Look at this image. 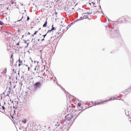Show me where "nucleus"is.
<instances>
[{
	"label": "nucleus",
	"mask_w": 131,
	"mask_h": 131,
	"mask_svg": "<svg viewBox=\"0 0 131 131\" xmlns=\"http://www.w3.org/2000/svg\"><path fill=\"white\" fill-rule=\"evenodd\" d=\"M105 27H107V26H106Z\"/></svg>",
	"instance_id": "59"
},
{
	"label": "nucleus",
	"mask_w": 131,
	"mask_h": 131,
	"mask_svg": "<svg viewBox=\"0 0 131 131\" xmlns=\"http://www.w3.org/2000/svg\"><path fill=\"white\" fill-rule=\"evenodd\" d=\"M10 102H11V103H14V100H12V99H10Z\"/></svg>",
	"instance_id": "28"
},
{
	"label": "nucleus",
	"mask_w": 131,
	"mask_h": 131,
	"mask_svg": "<svg viewBox=\"0 0 131 131\" xmlns=\"http://www.w3.org/2000/svg\"><path fill=\"white\" fill-rule=\"evenodd\" d=\"M28 90H30L29 88H28Z\"/></svg>",
	"instance_id": "52"
},
{
	"label": "nucleus",
	"mask_w": 131,
	"mask_h": 131,
	"mask_svg": "<svg viewBox=\"0 0 131 131\" xmlns=\"http://www.w3.org/2000/svg\"><path fill=\"white\" fill-rule=\"evenodd\" d=\"M71 25H73V23H71L70 25L68 26L69 27H70V26H71Z\"/></svg>",
	"instance_id": "24"
},
{
	"label": "nucleus",
	"mask_w": 131,
	"mask_h": 131,
	"mask_svg": "<svg viewBox=\"0 0 131 131\" xmlns=\"http://www.w3.org/2000/svg\"><path fill=\"white\" fill-rule=\"evenodd\" d=\"M52 31H53V30H52V29H51V30H49L48 31L47 33H49V32H52Z\"/></svg>",
	"instance_id": "23"
},
{
	"label": "nucleus",
	"mask_w": 131,
	"mask_h": 131,
	"mask_svg": "<svg viewBox=\"0 0 131 131\" xmlns=\"http://www.w3.org/2000/svg\"><path fill=\"white\" fill-rule=\"evenodd\" d=\"M28 48V46H26V47H25V49H26V48Z\"/></svg>",
	"instance_id": "38"
},
{
	"label": "nucleus",
	"mask_w": 131,
	"mask_h": 131,
	"mask_svg": "<svg viewBox=\"0 0 131 131\" xmlns=\"http://www.w3.org/2000/svg\"><path fill=\"white\" fill-rule=\"evenodd\" d=\"M13 108L14 109H17L18 107H16V106H13Z\"/></svg>",
	"instance_id": "26"
},
{
	"label": "nucleus",
	"mask_w": 131,
	"mask_h": 131,
	"mask_svg": "<svg viewBox=\"0 0 131 131\" xmlns=\"http://www.w3.org/2000/svg\"><path fill=\"white\" fill-rule=\"evenodd\" d=\"M52 30H56V28L54 27V25L52 26Z\"/></svg>",
	"instance_id": "12"
},
{
	"label": "nucleus",
	"mask_w": 131,
	"mask_h": 131,
	"mask_svg": "<svg viewBox=\"0 0 131 131\" xmlns=\"http://www.w3.org/2000/svg\"><path fill=\"white\" fill-rule=\"evenodd\" d=\"M29 20H30V18L29 17V16H27V21H29Z\"/></svg>",
	"instance_id": "19"
},
{
	"label": "nucleus",
	"mask_w": 131,
	"mask_h": 131,
	"mask_svg": "<svg viewBox=\"0 0 131 131\" xmlns=\"http://www.w3.org/2000/svg\"><path fill=\"white\" fill-rule=\"evenodd\" d=\"M78 107H80L81 106V103H78Z\"/></svg>",
	"instance_id": "20"
},
{
	"label": "nucleus",
	"mask_w": 131,
	"mask_h": 131,
	"mask_svg": "<svg viewBox=\"0 0 131 131\" xmlns=\"http://www.w3.org/2000/svg\"><path fill=\"white\" fill-rule=\"evenodd\" d=\"M39 52L41 53L42 52V50H40Z\"/></svg>",
	"instance_id": "39"
},
{
	"label": "nucleus",
	"mask_w": 131,
	"mask_h": 131,
	"mask_svg": "<svg viewBox=\"0 0 131 131\" xmlns=\"http://www.w3.org/2000/svg\"><path fill=\"white\" fill-rule=\"evenodd\" d=\"M38 32V31H35V32L34 33V35H35L36 34V33H37Z\"/></svg>",
	"instance_id": "21"
},
{
	"label": "nucleus",
	"mask_w": 131,
	"mask_h": 131,
	"mask_svg": "<svg viewBox=\"0 0 131 131\" xmlns=\"http://www.w3.org/2000/svg\"><path fill=\"white\" fill-rule=\"evenodd\" d=\"M19 84H21V85H22V84H23V83H22L20 82V83H19Z\"/></svg>",
	"instance_id": "37"
},
{
	"label": "nucleus",
	"mask_w": 131,
	"mask_h": 131,
	"mask_svg": "<svg viewBox=\"0 0 131 131\" xmlns=\"http://www.w3.org/2000/svg\"><path fill=\"white\" fill-rule=\"evenodd\" d=\"M111 32L114 33L115 36H119V31L118 30H114V29L111 30Z\"/></svg>",
	"instance_id": "3"
},
{
	"label": "nucleus",
	"mask_w": 131,
	"mask_h": 131,
	"mask_svg": "<svg viewBox=\"0 0 131 131\" xmlns=\"http://www.w3.org/2000/svg\"><path fill=\"white\" fill-rule=\"evenodd\" d=\"M110 100H112V98H111V99H110Z\"/></svg>",
	"instance_id": "48"
},
{
	"label": "nucleus",
	"mask_w": 131,
	"mask_h": 131,
	"mask_svg": "<svg viewBox=\"0 0 131 131\" xmlns=\"http://www.w3.org/2000/svg\"><path fill=\"white\" fill-rule=\"evenodd\" d=\"M73 114L72 116H73L74 118L76 119V117H78L82 112V110H74L72 111Z\"/></svg>",
	"instance_id": "1"
},
{
	"label": "nucleus",
	"mask_w": 131,
	"mask_h": 131,
	"mask_svg": "<svg viewBox=\"0 0 131 131\" xmlns=\"http://www.w3.org/2000/svg\"><path fill=\"white\" fill-rule=\"evenodd\" d=\"M56 34H57V35H59V34H60V32H59V33H56Z\"/></svg>",
	"instance_id": "31"
},
{
	"label": "nucleus",
	"mask_w": 131,
	"mask_h": 131,
	"mask_svg": "<svg viewBox=\"0 0 131 131\" xmlns=\"http://www.w3.org/2000/svg\"><path fill=\"white\" fill-rule=\"evenodd\" d=\"M14 4H15V6H16V3H14Z\"/></svg>",
	"instance_id": "50"
},
{
	"label": "nucleus",
	"mask_w": 131,
	"mask_h": 131,
	"mask_svg": "<svg viewBox=\"0 0 131 131\" xmlns=\"http://www.w3.org/2000/svg\"><path fill=\"white\" fill-rule=\"evenodd\" d=\"M28 34L30 35V32H28Z\"/></svg>",
	"instance_id": "40"
},
{
	"label": "nucleus",
	"mask_w": 131,
	"mask_h": 131,
	"mask_svg": "<svg viewBox=\"0 0 131 131\" xmlns=\"http://www.w3.org/2000/svg\"><path fill=\"white\" fill-rule=\"evenodd\" d=\"M19 45H20V43L18 42L17 43L16 46H19Z\"/></svg>",
	"instance_id": "30"
},
{
	"label": "nucleus",
	"mask_w": 131,
	"mask_h": 131,
	"mask_svg": "<svg viewBox=\"0 0 131 131\" xmlns=\"http://www.w3.org/2000/svg\"><path fill=\"white\" fill-rule=\"evenodd\" d=\"M28 90H30L29 88H28Z\"/></svg>",
	"instance_id": "54"
},
{
	"label": "nucleus",
	"mask_w": 131,
	"mask_h": 131,
	"mask_svg": "<svg viewBox=\"0 0 131 131\" xmlns=\"http://www.w3.org/2000/svg\"><path fill=\"white\" fill-rule=\"evenodd\" d=\"M129 121H131V120H129Z\"/></svg>",
	"instance_id": "63"
},
{
	"label": "nucleus",
	"mask_w": 131,
	"mask_h": 131,
	"mask_svg": "<svg viewBox=\"0 0 131 131\" xmlns=\"http://www.w3.org/2000/svg\"><path fill=\"white\" fill-rule=\"evenodd\" d=\"M84 110H85V109L83 110V111H84Z\"/></svg>",
	"instance_id": "55"
},
{
	"label": "nucleus",
	"mask_w": 131,
	"mask_h": 131,
	"mask_svg": "<svg viewBox=\"0 0 131 131\" xmlns=\"http://www.w3.org/2000/svg\"><path fill=\"white\" fill-rule=\"evenodd\" d=\"M29 46V42L27 43V46Z\"/></svg>",
	"instance_id": "32"
},
{
	"label": "nucleus",
	"mask_w": 131,
	"mask_h": 131,
	"mask_svg": "<svg viewBox=\"0 0 131 131\" xmlns=\"http://www.w3.org/2000/svg\"><path fill=\"white\" fill-rule=\"evenodd\" d=\"M10 84H11V83H12V82H10Z\"/></svg>",
	"instance_id": "51"
},
{
	"label": "nucleus",
	"mask_w": 131,
	"mask_h": 131,
	"mask_svg": "<svg viewBox=\"0 0 131 131\" xmlns=\"http://www.w3.org/2000/svg\"><path fill=\"white\" fill-rule=\"evenodd\" d=\"M93 13V10H90L89 11H88L87 12L85 13V14H88V15H91Z\"/></svg>",
	"instance_id": "8"
},
{
	"label": "nucleus",
	"mask_w": 131,
	"mask_h": 131,
	"mask_svg": "<svg viewBox=\"0 0 131 131\" xmlns=\"http://www.w3.org/2000/svg\"><path fill=\"white\" fill-rule=\"evenodd\" d=\"M125 21H128L129 22H131V17H129L127 16L124 17Z\"/></svg>",
	"instance_id": "7"
},
{
	"label": "nucleus",
	"mask_w": 131,
	"mask_h": 131,
	"mask_svg": "<svg viewBox=\"0 0 131 131\" xmlns=\"http://www.w3.org/2000/svg\"><path fill=\"white\" fill-rule=\"evenodd\" d=\"M34 70H36V68H35Z\"/></svg>",
	"instance_id": "46"
},
{
	"label": "nucleus",
	"mask_w": 131,
	"mask_h": 131,
	"mask_svg": "<svg viewBox=\"0 0 131 131\" xmlns=\"http://www.w3.org/2000/svg\"><path fill=\"white\" fill-rule=\"evenodd\" d=\"M3 72H4V73H7V68H6V69L4 70Z\"/></svg>",
	"instance_id": "17"
},
{
	"label": "nucleus",
	"mask_w": 131,
	"mask_h": 131,
	"mask_svg": "<svg viewBox=\"0 0 131 131\" xmlns=\"http://www.w3.org/2000/svg\"><path fill=\"white\" fill-rule=\"evenodd\" d=\"M30 67H28V71H29V70H30Z\"/></svg>",
	"instance_id": "34"
},
{
	"label": "nucleus",
	"mask_w": 131,
	"mask_h": 131,
	"mask_svg": "<svg viewBox=\"0 0 131 131\" xmlns=\"http://www.w3.org/2000/svg\"><path fill=\"white\" fill-rule=\"evenodd\" d=\"M19 64L18 66H21L22 65V61L20 60V59L18 60Z\"/></svg>",
	"instance_id": "11"
},
{
	"label": "nucleus",
	"mask_w": 131,
	"mask_h": 131,
	"mask_svg": "<svg viewBox=\"0 0 131 131\" xmlns=\"http://www.w3.org/2000/svg\"><path fill=\"white\" fill-rule=\"evenodd\" d=\"M28 90H30L29 88H28Z\"/></svg>",
	"instance_id": "53"
},
{
	"label": "nucleus",
	"mask_w": 131,
	"mask_h": 131,
	"mask_svg": "<svg viewBox=\"0 0 131 131\" xmlns=\"http://www.w3.org/2000/svg\"><path fill=\"white\" fill-rule=\"evenodd\" d=\"M73 117H73V116H72V115H68L66 116V119H67V120H68V121H71V120L72 119V118H73Z\"/></svg>",
	"instance_id": "5"
},
{
	"label": "nucleus",
	"mask_w": 131,
	"mask_h": 131,
	"mask_svg": "<svg viewBox=\"0 0 131 131\" xmlns=\"http://www.w3.org/2000/svg\"><path fill=\"white\" fill-rule=\"evenodd\" d=\"M26 66L28 67V65H26Z\"/></svg>",
	"instance_id": "61"
},
{
	"label": "nucleus",
	"mask_w": 131,
	"mask_h": 131,
	"mask_svg": "<svg viewBox=\"0 0 131 131\" xmlns=\"http://www.w3.org/2000/svg\"><path fill=\"white\" fill-rule=\"evenodd\" d=\"M121 22H122V20H121V21H118V23H121Z\"/></svg>",
	"instance_id": "29"
},
{
	"label": "nucleus",
	"mask_w": 131,
	"mask_h": 131,
	"mask_svg": "<svg viewBox=\"0 0 131 131\" xmlns=\"http://www.w3.org/2000/svg\"><path fill=\"white\" fill-rule=\"evenodd\" d=\"M15 88H16V85H15V86H14V89H15Z\"/></svg>",
	"instance_id": "41"
},
{
	"label": "nucleus",
	"mask_w": 131,
	"mask_h": 131,
	"mask_svg": "<svg viewBox=\"0 0 131 131\" xmlns=\"http://www.w3.org/2000/svg\"><path fill=\"white\" fill-rule=\"evenodd\" d=\"M14 113H16V111L14 110Z\"/></svg>",
	"instance_id": "44"
},
{
	"label": "nucleus",
	"mask_w": 131,
	"mask_h": 131,
	"mask_svg": "<svg viewBox=\"0 0 131 131\" xmlns=\"http://www.w3.org/2000/svg\"><path fill=\"white\" fill-rule=\"evenodd\" d=\"M93 4L94 5H95V3H93Z\"/></svg>",
	"instance_id": "58"
},
{
	"label": "nucleus",
	"mask_w": 131,
	"mask_h": 131,
	"mask_svg": "<svg viewBox=\"0 0 131 131\" xmlns=\"http://www.w3.org/2000/svg\"><path fill=\"white\" fill-rule=\"evenodd\" d=\"M22 37H23H23H24V35H23V36H22Z\"/></svg>",
	"instance_id": "45"
},
{
	"label": "nucleus",
	"mask_w": 131,
	"mask_h": 131,
	"mask_svg": "<svg viewBox=\"0 0 131 131\" xmlns=\"http://www.w3.org/2000/svg\"><path fill=\"white\" fill-rule=\"evenodd\" d=\"M108 21L109 22H110V19H108Z\"/></svg>",
	"instance_id": "43"
},
{
	"label": "nucleus",
	"mask_w": 131,
	"mask_h": 131,
	"mask_svg": "<svg viewBox=\"0 0 131 131\" xmlns=\"http://www.w3.org/2000/svg\"><path fill=\"white\" fill-rule=\"evenodd\" d=\"M17 104H18V101L16 102Z\"/></svg>",
	"instance_id": "57"
},
{
	"label": "nucleus",
	"mask_w": 131,
	"mask_h": 131,
	"mask_svg": "<svg viewBox=\"0 0 131 131\" xmlns=\"http://www.w3.org/2000/svg\"><path fill=\"white\" fill-rule=\"evenodd\" d=\"M43 40H45V38H43L41 40V41H43Z\"/></svg>",
	"instance_id": "33"
},
{
	"label": "nucleus",
	"mask_w": 131,
	"mask_h": 131,
	"mask_svg": "<svg viewBox=\"0 0 131 131\" xmlns=\"http://www.w3.org/2000/svg\"><path fill=\"white\" fill-rule=\"evenodd\" d=\"M32 36L34 37V34L32 35Z\"/></svg>",
	"instance_id": "42"
},
{
	"label": "nucleus",
	"mask_w": 131,
	"mask_h": 131,
	"mask_svg": "<svg viewBox=\"0 0 131 131\" xmlns=\"http://www.w3.org/2000/svg\"><path fill=\"white\" fill-rule=\"evenodd\" d=\"M2 109H3V110H5V109H6V108H5V106H2Z\"/></svg>",
	"instance_id": "27"
},
{
	"label": "nucleus",
	"mask_w": 131,
	"mask_h": 131,
	"mask_svg": "<svg viewBox=\"0 0 131 131\" xmlns=\"http://www.w3.org/2000/svg\"><path fill=\"white\" fill-rule=\"evenodd\" d=\"M9 78L11 79V77H10Z\"/></svg>",
	"instance_id": "62"
},
{
	"label": "nucleus",
	"mask_w": 131,
	"mask_h": 131,
	"mask_svg": "<svg viewBox=\"0 0 131 131\" xmlns=\"http://www.w3.org/2000/svg\"><path fill=\"white\" fill-rule=\"evenodd\" d=\"M0 25H4V23H3V21L1 20H0Z\"/></svg>",
	"instance_id": "18"
},
{
	"label": "nucleus",
	"mask_w": 131,
	"mask_h": 131,
	"mask_svg": "<svg viewBox=\"0 0 131 131\" xmlns=\"http://www.w3.org/2000/svg\"><path fill=\"white\" fill-rule=\"evenodd\" d=\"M92 104V106H94V105L95 106H96V105H100V104H102V103H103V101H96L95 102V103L91 102Z\"/></svg>",
	"instance_id": "4"
},
{
	"label": "nucleus",
	"mask_w": 131,
	"mask_h": 131,
	"mask_svg": "<svg viewBox=\"0 0 131 131\" xmlns=\"http://www.w3.org/2000/svg\"><path fill=\"white\" fill-rule=\"evenodd\" d=\"M125 115H126V116H128L129 115V114H127L126 113V112L125 113Z\"/></svg>",
	"instance_id": "25"
},
{
	"label": "nucleus",
	"mask_w": 131,
	"mask_h": 131,
	"mask_svg": "<svg viewBox=\"0 0 131 131\" xmlns=\"http://www.w3.org/2000/svg\"><path fill=\"white\" fill-rule=\"evenodd\" d=\"M48 21V18H47L46 22L43 25V27H47V25H48V21Z\"/></svg>",
	"instance_id": "9"
},
{
	"label": "nucleus",
	"mask_w": 131,
	"mask_h": 131,
	"mask_svg": "<svg viewBox=\"0 0 131 131\" xmlns=\"http://www.w3.org/2000/svg\"><path fill=\"white\" fill-rule=\"evenodd\" d=\"M86 17H88V15H84L83 17H80L79 20H83L84 18H86Z\"/></svg>",
	"instance_id": "10"
},
{
	"label": "nucleus",
	"mask_w": 131,
	"mask_h": 131,
	"mask_svg": "<svg viewBox=\"0 0 131 131\" xmlns=\"http://www.w3.org/2000/svg\"><path fill=\"white\" fill-rule=\"evenodd\" d=\"M28 53H29V54H30V51H28Z\"/></svg>",
	"instance_id": "36"
},
{
	"label": "nucleus",
	"mask_w": 131,
	"mask_h": 131,
	"mask_svg": "<svg viewBox=\"0 0 131 131\" xmlns=\"http://www.w3.org/2000/svg\"><path fill=\"white\" fill-rule=\"evenodd\" d=\"M25 12H26V10H25Z\"/></svg>",
	"instance_id": "64"
},
{
	"label": "nucleus",
	"mask_w": 131,
	"mask_h": 131,
	"mask_svg": "<svg viewBox=\"0 0 131 131\" xmlns=\"http://www.w3.org/2000/svg\"><path fill=\"white\" fill-rule=\"evenodd\" d=\"M116 97L113 98V100H114V99H115Z\"/></svg>",
	"instance_id": "47"
},
{
	"label": "nucleus",
	"mask_w": 131,
	"mask_h": 131,
	"mask_svg": "<svg viewBox=\"0 0 131 131\" xmlns=\"http://www.w3.org/2000/svg\"><path fill=\"white\" fill-rule=\"evenodd\" d=\"M9 91L10 92H11V91H12V89H11V88H9Z\"/></svg>",
	"instance_id": "35"
},
{
	"label": "nucleus",
	"mask_w": 131,
	"mask_h": 131,
	"mask_svg": "<svg viewBox=\"0 0 131 131\" xmlns=\"http://www.w3.org/2000/svg\"><path fill=\"white\" fill-rule=\"evenodd\" d=\"M24 41H25V43H28V42H27V41H29V39H28L27 40H24Z\"/></svg>",
	"instance_id": "16"
},
{
	"label": "nucleus",
	"mask_w": 131,
	"mask_h": 131,
	"mask_svg": "<svg viewBox=\"0 0 131 131\" xmlns=\"http://www.w3.org/2000/svg\"><path fill=\"white\" fill-rule=\"evenodd\" d=\"M47 34H48V33H47L46 34L42 35V36H43L44 38H45V37H46V36H47Z\"/></svg>",
	"instance_id": "22"
},
{
	"label": "nucleus",
	"mask_w": 131,
	"mask_h": 131,
	"mask_svg": "<svg viewBox=\"0 0 131 131\" xmlns=\"http://www.w3.org/2000/svg\"><path fill=\"white\" fill-rule=\"evenodd\" d=\"M34 91H36L37 89H40L41 88V83L40 82H36L34 85Z\"/></svg>",
	"instance_id": "2"
},
{
	"label": "nucleus",
	"mask_w": 131,
	"mask_h": 131,
	"mask_svg": "<svg viewBox=\"0 0 131 131\" xmlns=\"http://www.w3.org/2000/svg\"><path fill=\"white\" fill-rule=\"evenodd\" d=\"M21 6H23V4H21Z\"/></svg>",
	"instance_id": "49"
},
{
	"label": "nucleus",
	"mask_w": 131,
	"mask_h": 131,
	"mask_svg": "<svg viewBox=\"0 0 131 131\" xmlns=\"http://www.w3.org/2000/svg\"><path fill=\"white\" fill-rule=\"evenodd\" d=\"M32 40H33V45H34V46H35L36 45H37V41H39V40H40V39H37L36 38H32Z\"/></svg>",
	"instance_id": "6"
},
{
	"label": "nucleus",
	"mask_w": 131,
	"mask_h": 131,
	"mask_svg": "<svg viewBox=\"0 0 131 131\" xmlns=\"http://www.w3.org/2000/svg\"><path fill=\"white\" fill-rule=\"evenodd\" d=\"M27 121V120H26V119H25L22 121V122H23V123H26Z\"/></svg>",
	"instance_id": "13"
},
{
	"label": "nucleus",
	"mask_w": 131,
	"mask_h": 131,
	"mask_svg": "<svg viewBox=\"0 0 131 131\" xmlns=\"http://www.w3.org/2000/svg\"><path fill=\"white\" fill-rule=\"evenodd\" d=\"M39 30H40V28L39 29Z\"/></svg>",
	"instance_id": "56"
},
{
	"label": "nucleus",
	"mask_w": 131,
	"mask_h": 131,
	"mask_svg": "<svg viewBox=\"0 0 131 131\" xmlns=\"http://www.w3.org/2000/svg\"><path fill=\"white\" fill-rule=\"evenodd\" d=\"M23 18H24V16H23L21 18L20 20H17V22H20V21H22V19H23Z\"/></svg>",
	"instance_id": "15"
},
{
	"label": "nucleus",
	"mask_w": 131,
	"mask_h": 131,
	"mask_svg": "<svg viewBox=\"0 0 131 131\" xmlns=\"http://www.w3.org/2000/svg\"><path fill=\"white\" fill-rule=\"evenodd\" d=\"M51 38H53V37H51Z\"/></svg>",
	"instance_id": "60"
},
{
	"label": "nucleus",
	"mask_w": 131,
	"mask_h": 131,
	"mask_svg": "<svg viewBox=\"0 0 131 131\" xmlns=\"http://www.w3.org/2000/svg\"><path fill=\"white\" fill-rule=\"evenodd\" d=\"M10 94H11V91H9L7 94L8 97H10Z\"/></svg>",
	"instance_id": "14"
}]
</instances>
